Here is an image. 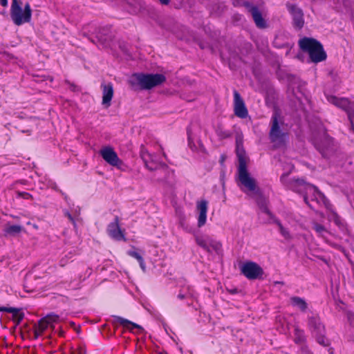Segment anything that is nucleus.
I'll use <instances>...</instances> for the list:
<instances>
[{"label":"nucleus","mask_w":354,"mask_h":354,"mask_svg":"<svg viewBox=\"0 0 354 354\" xmlns=\"http://www.w3.org/2000/svg\"><path fill=\"white\" fill-rule=\"evenodd\" d=\"M234 94V112L236 116L244 119L248 115V111L241 95L236 90Z\"/></svg>","instance_id":"16"},{"label":"nucleus","mask_w":354,"mask_h":354,"mask_svg":"<svg viewBox=\"0 0 354 354\" xmlns=\"http://www.w3.org/2000/svg\"><path fill=\"white\" fill-rule=\"evenodd\" d=\"M119 222V218L115 216L114 221L108 225L106 231L111 239L118 241H125L124 230L121 229Z\"/></svg>","instance_id":"15"},{"label":"nucleus","mask_w":354,"mask_h":354,"mask_svg":"<svg viewBox=\"0 0 354 354\" xmlns=\"http://www.w3.org/2000/svg\"><path fill=\"white\" fill-rule=\"evenodd\" d=\"M59 321V317L55 314H49L41 318L35 326L34 336L35 339L41 336L44 332L49 327L54 328L53 324Z\"/></svg>","instance_id":"12"},{"label":"nucleus","mask_w":354,"mask_h":354,"mask_svg":"<svg viewBox=\"0 0 354 354\" xmlns=\"http://www.w3.org/2000/svg\"><path fill=\"white\" fill-rule=\"evenodd\" d=\"M283 124L280 113L277 110L274 111L270 122L269 138L277 147L283 145L287 137V133L281 129Z\"/></svg>","instance_id":"5"},{"label":"nucleus","mask_w":354,"mask_h":354,"mask_svg":"<svg viewBox=\"0 0 354 354\" xmlns=\"http://www.w3.org/2000/svg\"><path fill=\"white\" fill-rule=\"evenodd\" d=\"M116 321L118 323L123 326L126 329L129 330L133 333H141L142 331L141 326L124 318L117 317Z\"/></svg>","instance_id":"21"},{"label":"nucleus","mask_w":354,"mask_h":354,"mask_svg":"<svg viewBox=\"0 0 354 354\" xmlns=\"http://www.w3.org/2000/svg\"><path fill=\"white\" fill-rule=\"evenodd\" d=\"M216 134L221 139L229 138L231 136V133L229 131L224 130L221 128L216 129Z\"/></svg>","instance_id":"30"},{"label":"nucleus","mask_w":354,"mask_h":354,"mask_svg":"<svg viewBox=\"0 0 354 354\" xmlns=\"http://www.w3.org/2000/svg\"><path fill=\"white\" fill-rule=\"evenodd\" d=\"M328 102L335 106L344 110L351 124V129L354 131V102L345 97H338L335 95H326Z\"/></svg>","instance_id":"7"},{"label":"nucleus","mask_w":354,"mask_h":354,"mask_svg":"<svg viewBox=\"0 0 354 354\" xmlns=\"http://www.w3.org/2000/svg\"><path fill=\"white\" fill-rule=\"evenodd\" d=\"M10 17L16 26L29 23L32 18V9L30 3H26L23 8L20 0H12Z\"/></svg>","instance_id":"6"},{"label":"nucleus","mask_w":354,"mask_h":354,"mask_svg":"<svg viewBox=\"0 0 354 354\" xmlns=\"http://www.w3.org/2000/svg\"><path fill=\"white\" fill-rule=\"evenodd\" d=\"M195 240L200 247L208 252H218L221 248L219 241L207 235H196Z\"/></svg>","instance_id":"13"},{"label":"nucleus","mask_w":354,"mask_h":354,"mask_svg":"<svg viewBox=\"0 0 354 354\" xmlns=\"http://www.w3.org/2000/svg\"><path fill=\"white\" fill-rule=\"evenodd\" d=\"M208 203L205 200H201L196 203L197 216V226L202 227L204 226L207 221Z\"/></svg>","instance_id":"17"},{"label":"nucleus","mask_w":354,"mask_h":354,"mask_svg":"<svg viewBox=\"0 0 354 354\" xmlns=\"http://www.w3.org/2000/svg\"><path fill=\"white\" fill-rule=\"evenodd\" d=\"M287 178L288 175L286 174H283L281 176V181L288 189L302 195L304 202L311 209H315V205L324 206L328 211V220L334 222L343 232H347V225L344 220L334 211L332 205L316 187L308 184L301 179H292L288 181Z\"/></svg>","instance_id":"1"},{"label":"nucleus","mask_w":354,"mask_h":354,"mask_svg":"<svg viewBox=\"0 0 354 354\" xmlns=\"http://www.w3.org/2000/svg\"><path fill=\"white\" fill-rule=\"evenodd\" d=\"M236 156L239 160L238 179L241 189L256 201L262 213L271 215V212L268 207V200L262 194L256 180L249 174L247 169V158L245 151L239 145L236 147Z\"/></svg>","instance_id":"2"},{"label":"nucleus","mask_w":354,"mask_h":354,"mask_svg":"<svg viewBox=\"0 0 354 354\" xmlns=\"http://www.w3.org/2000/svg\"><path fill=\"white\" fill-rule=\"evenodd\" d=\"M73 253L72 252H68V254H65L64 257H62V259L59 260V266H64L66 263H68V262L69 261V260L73 257Z\"/></svg>","instance_id":"31"},{"label":"nucleus","mask_w":354,"mask_h":354,"mask_svg":"<svg viewBox=\"0 0 354 354\" xmlns=\"http://www.w3.org/2000/svg\"><path fill=\"white\" fill-rule=\"evenodd\" d=\"M198 145H199L200 147H203V145H201V142H198Z\"/></svg>","instance_id":"41"},{"label":"nucleus","mask_w":354,"mask_h":354,"mask_svg":"<svg viewBox=\"0 0 354 354\" xmlns=\"http://www.w3.org/2000/svg\"><path fill=\"white\" fill-rule=\"evenodd\" d=\"M268 216V223H275L279 230V232L281 235L286 240H290L292 236L289 232V231L283 227L280 221L275 218V216L271 213V215H267Z\"/></svg>","instance_id":"20"},{"label":"nucleus","mask_w":354,"mask_h":354,"mask_svg":"<svg viewBox=\"0 0 354 354\" xmlns=\"http://www.w3.org/2000/svg\"><path fill=\"white\" fill-rule=\"evenodd\" d=\"M289 12L292 16L293 26L297 29H301L304 26V14L302 10L295 5L288 6Z\"/></svg>","instance_id":"18"},{"label":"nucleus","mask_w":354,"mask_h":354,"mask_svg":"<svg viewBox=\"0 0 354 354\" xmlns=\"http://www.w3.org/2000/svg\"><path fill=\"white\" fill-rule=\"evenodd\" d=\"M308 327L319 344L324 346L328 345V340L324 336V326L318 317H309Z\"/></svg>","instance_id":"8"},{"label":"nucleus","mask_w":354,"mask_h":354,"mask_svg":"<svg viewBox=\"0 0 354 354\" xmlns=\"http://www.w3.org/2000/svg\"><path fill=\"white\" fill-rule=\"evenodd\" d=\"M332 245H333L334 248H337V249H339V250H342V248L340 245H337V244H332Z\"/></svg>","instance_id":"38"},{"label":"nucleus","mask_w":354,"mask_h":354,"mask_svg":"<svg viewBox=\"0 0 354 354\" xmlns=\"http://www.w3.org/2000/svg\"><path fill=\"white\" fill-rule=\"evenodd\" d=\"M64 215L72 222L74 227H76V223L79 218L80 214V209L79 207H74L68 211L67 209L64 210Z\"/></svg>","instance_id":"23"},{"label":"nucleus","mask_w":354,"mask_h":354,"mask_svg":"<svg viewBox=\"0 0 354 354\" xmlns=\"http://www.w3.org/2000/svg\"><path fill=\"white\" fill-rule=\"evenodd\" d=\"M187 133L188 145H189V147L193 151H197L198 150V147L194 143V141H193V139H192V137L191 130H190L189 128H187Z\"/></svg>","instance_id":"29"},{"label":"nucleus","mask_w":354,"mask_h":354,"mask_svg":"<svg viewBox=\"0 0 354 354\" xmlns=\"http://www.w3.org/2000/svg\"><path fill=\"white\" fill-rule=\"evenodd\" d=\"M1 5L3 7L8 6V0H0Z\"/></svg>","instance_id":"36"},{"label":"nucleus","mask_w":354,"mask_h":354,"mask_svg":"<svg viewBox=\"0 0 354 354\" xmlns=\"http://www.w3.org/2000/svg\"><path fill=\"white\" fill-rule=\"evenodd\" d=\"M166 80L162 74L134 73L129 79V84L134 88L151 89L160 85Z\"/></svg>","instance_id":"3"},{"label":"nucleus","mask_w":354,"mask_h":354,"mask_svg":"<svg viewBox=\"0 0 354 354\" xmlns=\"http://www.w3.org/2000/svg\"><path fill=\"white\" fill-rule=\"evenodd\" d=\"M101 88L102 89V104L106 108H108L111 106V102L113 97V84L110 82L105 84L102 83L101 84Z\"/></svg>","instance_id":"19"},{"label":"nucleus","mask_w":354,"mask_h":354,"mask_svg":"<svg viewBox=\"0 0 354 354\" xmlns=\"http://www.w3.org/2000/svg\"><path fill=\"white\" fill-rule=\"evenodd\" d=\"M64 331L62 329H60V330H59V336H63V335H64Z\"/></svg>","instance_id":"39"},{"label":"nucleus","mask_w":354,"mask_h":354,"mask_svg":"<svg viewBox=\"0 0 354 354\" xmlns=\"http://www.w3.org/2000/svg\"><path fill=\"white\" fill-rule=\"evenodd\" d=\"M295 342L297 344H302L305 342V335L303 330L299 329L297 326L295 327L294 331Z\"/></svg>","instance_id":"28"},{"label":"nucleus","mask_w":354,"mask_h":354,"mask_svg":"<svg viewBox=\"0 0 354 354\" xmlns=\"http://www.w3.org/2000/svg\"><path fill=\"white\" fill-rule=\"evenodd\" d=\"M103 160L109 165L121 169L123 166V161L119 158L117 153L111 146L103 147L99 151Z\"/></svg>","instance_id":"11"},{"label":"nucleus","mask_w":354,"mask_h":354,"mask_svg":"<svg viewBox=\"0 0 354 354\" xmlns=\"http://www.w3.org/2000/svg\"><path fill=\"white\" fill-rule=\"evenodd\" d=\"M250 12L252 16V18L255 22L256 26L260 28H264L266 27V23L263 18L261 13L259 9L255 6H252L250 8Z\"/></svg>","instance_id":"22"},{"label":"nucleus","mask_w":354,"mask_h":354,"mask_svg":"<svg viewBox=\"0 0 354 354\" xmlns=\"http://www.w3.org/2000/svg\"><path fill=\"white\" fill-rule=\"evenodd\" d=\"M193 297V290L189 286L184 287L177 295V297L179 299H183Z\"/></svg>","instance_id":"26"},{"label":"nucleus","mask_w":354,"mask_h":354,"mask_svg":"<svg viewBox=\"0 0 354 354\" xmlns=\"http://www.w3.org/2000/svg\"><path fill=\"white\" fill-rule=\"evenodd\" d=\"M313 228L319 236L322 237L325 241H328L327 236L330 233L324 225L317 222H313Z\"/></svg>","instance_id":"25"},{"label":"nucleus","mask_w":354,"mask_h":354,"mask_svg":"<svg viewBox=\"0 0 354 354\" xmlns=\"http://www.w3.org/2000/svg\"><path fill=\"white\" fill-rule=\"evenodd\" d=\"M0 311L13 313L17 311V309L14 308L0 307Z\"/></svg>","instance_id":"33"},{"label":"nucleus","mask_w":354,"mask_h":354,"mask_svg":"<svg viewBox=\"0 0 354 354\" xmlns=\"http://www.w3.org/2000/svg\"><path fill=\"white\" fill-rule=\"evenodd\" d=\"M301 50L308 54L311 62L318 63L326 59V53L319 41L308 37H304L299 41Z\"/></svg>","instance_id":"4"},{"label":"nucleus","mask_w":354,"mask_h":354,"mask_svg":"<svg viewBox=\"0 0 354 354\" xmlns=\"http://www.w3.org/2000/svg\"><path fill=\"white\" fill-rule=\"evenodd\" d=\"M326 242H327V243H329V245H332V244H333V243H329V241H326Z\"/></svg>","instance_id":"42"},{"label":"nucleus","mask_w":354,"mask_h":354,"mask_svg":"<svg viewBox=\"0 0 354 354\" xmlns=\"http://www.w3.org/2000/svg\"><path fill=\"white\" fill-rule=\"evenodd\" d=\"M160 150L161 151L162 155L165 156V153L162 151V147L160 146Z\"/></svg>","instance_id":"40"},{"label":"nucleus","mask_w":354,"mask_h":354,"mask_svg":"<svg viewBox=\"0 0 354 354\" xmlns=\"http://www.w3.org/2000/svg\"><path fill=\"white\" fill-rule=\"evenodd\" d=\"M140 268L143 271L145 270V264L143 258L138 261Z\"/></svg>","instance_id":"35"},{"label":"nucleus","mask_w":354,"mask_h":354,"mask_svg":"<svg viewBox=\"0 0 354 354\" xmlns=\"http://www.w3.org/2000/svg\"><path fill=\"white\" fill-rule=\"evenodd\" d=\"M128 255L136 259L138 261L140 260L142 257V256L136 250H129L127 252Z\"/></svg>","instance_id":"32"},{"label":"nucleus","mask_w":354,"mask_h":354,"mask_svg":"<svg viewBox=\"0 0 354 354\" xmlns=\"http://www.w3.org/2000/svg\"><path fill=\"white\" fill-rule=\"evenodd\" d=\"M291 305L299 309L302 312H305L308 308V304L306 301L299 297H292L290 299Z\"/></svg>","instance_id":"24"},{"label":"nucleus","mask_w":354,"mask_h":354,"mask_svg":"<svg viewBox=\"0 0 354 354\" xmlns=\"http://www.w3.org/2000/svg\"><path fill=\"white\" fill-rule=\"evenodd\" d=\"M240 270L241 273L250 280L259 279L263 274V268L257 263L251 261L243 263L241 266Z\"/></svg>","instance_id":"9"},{"label":"nucleus","mask_w":354,"mask_h":354,"mask_svg":"<svg viewBox=\"0 0 354 354\" xmlns=\"http://www.w3.org/2000/svg\"><path fill=\"white\" fill-rule=\"evenodd\" d=\"M313 143L322 156H326L328 151L332 148L333 139L323 129L321 131L319 136H314Z\"/></svg>","instance_id":"10"},{"label":"nucleus","mask_w":354,"mask_h":354,"mask_svg":"<svg viewBox=\"0 0 354 354\" xmlns=\"http://www.w3.org/2000/svg\"><path fill=\"white\" fill-rule=\"evenodd\" d=\"M140 156L146 167L149 170H156L161 165L162 160L160 154H153L142 148L140 151Z\"/></svg>","instance_id":"14"},{"label":"nucleus","mask_w":354,"mask_h":354,"mask_svg":"<svg viewBox=\"0 0 354 354\" xmlns=\"http://www.w3.org/2000/svg\"><path fill=\"white\" fill-rule=\"evenodd\" d=\"M162 4L167 5L169 3V0H158Z\"/></svg>","instance_id":"37"},{"label":"nucleus","mask_w":354,"mask_h":354,"mask_svg":"<svg viewBox=\"0 0 354 354\" xmlns=\"http://www.w3.org/2000/svg\"><path fill=\"white\" fill-rule=\"evenodd\" d=\"M22 230V227L18 225H12L6 227L4 231L6 234L9 235H16L19 234Z\"/></svg>","instance_id":"27"},{"label":"nucleus","mask_w":354,"mask_h":354,"mask_svg":"<svg viewBox=\"0 0 354 354\" xmlns=\"http://www.w3.org/2000/svg\"><path fill=\"white\" fill-rule=\"evenodd\" d=\"M18 195L25 199H28L31 197V195L27 192H19Z\"/></svg>","instance_id":"34"}]
</instances>
